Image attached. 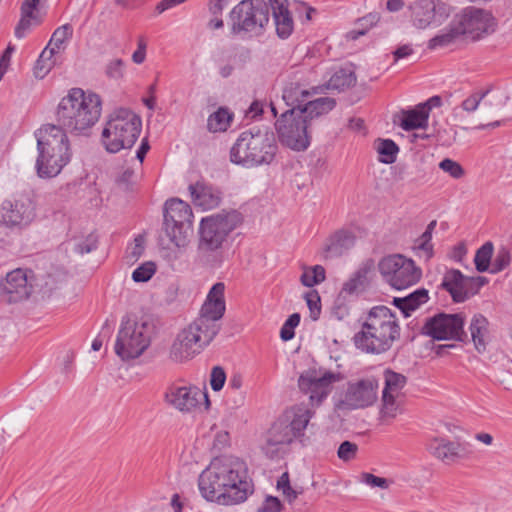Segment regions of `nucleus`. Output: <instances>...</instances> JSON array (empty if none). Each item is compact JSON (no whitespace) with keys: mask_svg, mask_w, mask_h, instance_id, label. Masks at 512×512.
<instances>
[{"mask_svg":"<svg viewBox=\"0 0 512 512\" xmlns=\"http://www.w3.org/2000/svg\"><path fill=\"white\" fill-rule=\"evenodd\" d=\"M234 34L261 35L269 22V5L264 0H242L230 12Z\"/></svg>","mask_w":512,"mask_h":512,"instance_id":"obj_10","label":"nucleus"},{"mask_svg":"<svg viewBox=\"0 0 512 512\" xmlns=\"http://www.w3.org/2000/svg\"><path fill=\"white\" fill-rule=\"evenodd\" d=\"M488 327L489 321L482 314H475L471 319L469 331L471 334V339L474 343V347L479 353H483L486 350L489 334Z\"/></svg>","mask_w":512,"mask_h":512,"instance_id":"obj_33","label":"nucleus"},{"mask_svg":"<svg viewBox=\"0 0 512 512\" xmlns=\"http://www.w3.org/2000/svg\"><path fill=\"white\" fill-rule=\"evenodd\" d=\"M453 19L462 36L474 41L494 31L493 16L482 8L468 6L457 13Z\"/></svg>","mask_w":512,"mask_h":512,"instance_id":"obj_16","label":"nucleus"},{"mask_svg":"<svg viewBox=\"0 0 512 512\" xmlns=\"http://www.w3.org/2000/svg\"><path fill=\"white\" fill-rule=\"evenodd\" d=\"M460 36H462L458 26L455 25L454 19L451 21L449 27L441 33L431 38L428 42V48L435 49L438 47H446L453 44Z\"/></svg>","mask_w":512,"mask_h":512,"instance_id":"obj_37","label":"nucleus"},{"mask_svg":"<svg viewBox=\"0 0 512 512\" xmlns=\"http://www.w3.org/2000/svg\"><path fill=\"white\" fill-rule=\"evenodd\" d=\"M228 0H210L209 10L213 15L221 14Z\"/></svg>","mask_w":512,"mask_h":512,"instance_id":"obj_63","label":"nucleus"},{"mask_svg":"<svg viewBox=\"0 0 512 512\" xmlns=\"http://www.w3.org/2000/svg\"><path fill=\"white\" fill-rule=\"evenodd\" d=\"M378 269L383 279L397 290L415 285L422 276V271L415 262L402 254L383 257L378 263Z\"/></svg>","mask_w":512,"mask_h":512,"instance_id":"obj_13","label":"nucleus"},{"mask_svg":"<svg viewBox=\"0 0 512 512\" xmlns=\"http://www.w3.org/2000/svg\"><path fill=\"white\" fill-rule=\"evenodd\" d=\"M299 323H300V314H298V313L291 314L281 328V331H280L281 339L283 341L291 340L295 335L294 328L297 327L299 325Z\"/></svg>","mask_w":512,"mask_h":512,"instance_id":"obj_52","label":"nucleus"},{"mask_svg":"<svg viewBox=\"0 0 512 512\" xmlns=\"http://www.w3.org/2000/svg\"><path fill=\"white\" fill-rule=\"evenodd\" d=\"M450 15V7L440 0H418L412 6L415 26L424 29L430 25L440 26Z\"/></svg>","mask_w":512,"mask_h":512,"instance_id":"obj_23","label":"nucleus"},{"mask_svg":"<svg viewBox=\"0 0 512 512\" xmlns=\"http://www.w3.org/2000/svg\"><path fill=\"white\" fill-rule=\"evenodd\" d=\"M233 114L226 108L220 107L216 112L211 114L207 120V128L210 132H224L231 124Z\"/></svg>","mask_w":512,"mask_h":512,"instance_id":"obj_39","label":"nucleus"},{"mask_svg":"<svg viewBox=\"0 0 512 512\" xmlns=\"http://www.w3.org/2000/svg\"><path fill=\"white\" fill-rule=\"evenodd\" d=\"M72 34L73 28L70 24L60 26L54 31L47 47L44 50H48L49 56H54L64 49V43L72 37Z\"/></svg>","mask_w":512,"mask_h":512,"instance_id":"obj_36","label":"nucleus"},{"mask_svg":"<svg viewBox=\"0 0 512 512\" xmlns=\"http://www.w3.org/2000/svg\"><path fill=\"white\" fill-rule=\"evenodd\" d=\"M185 2V0H161L157 5H156V11L161 14L163 13L164 11L176 6V5H179L181 3Z\"/></svg>","mask_w":512,"mask_h":512,"instance_id":"obj_60","label":"nucleus"},{"mask_svg":"<svg viewBox=\"0 0 512 512\" xmlns=\"http://www.w3.org/2000/svg\"><path fill=\"white\" fill-rule=\"evenodd\" d=\"M511 262L510 251L502 247L497 251V254L492 262L491 273H498L509 266Z\"/></svg>","mask_w":512,"mask_h":512,"instance_id":"obj_50","label":"nucleus"},{"mask_svg":"<svg viewBox=\"0 0 512 512\" xmlns=\"http://www.w3.org/2000/svg\"><path fill=\"white\" fill-rule=\"evenodd\" d=\"M142 128L141 118L133 111L120 108L114 111L102 131V143L110 153L131 148Z\"/></svg>","mask_w":512,"mask_h":512,"instance_id":"obj_8","label":"nucleus"},{"mask_svg":"<svg viewBox=\"0 0 512 512\" xmlns=\"http://www.w3.org/2000/svg\"><path fill=\"white\" fill-rule=\"evenodd\" d=\"M154 330L148 320L123 317L114 346L116 355L123 361L140 357L150 346Z\"/></svg>","mask_w":512,"mask_h":512,"instance_id":"obj_9","label":"nucleus"},{"mask_svg":"<svg viewBox=\"0 0 512 512\" xmlns=\"http://www.w3.org/2000/svg\"><path fill=\"white\" fill-rule=\"evenodd\" d=\"M36 137L38 157L35 167L38 176H57L72 158L68 135L54 124H46L37 131Z\"/></svg>","mask_w":512,"mask_h":512,"instance_id":"obj_6","label":"nucleus"},{"mask_svg":"<svg viewBox=\"0 0 512 512\" xmlns=\"http://www.w3.org/2000/svg\"><path fill=\"white\" fill-rule=\"evenodd\" d=\"M189 191L193 203L204 210L214 209L220 204V192L202 182L191 184L189 186Z\"/></svg>","mask_w":512,"mask_h":512,"instance_id":"obj_30","label":"nucleus"},{"mask_svg":"<svg viewBox=\"0 0 512 512\" xmlns=\"http://www.w3.org/2000/svg\"><path fill=\"white\" fill-rule=\"evenodd\" d=\"M304 298L310 310V317L313 320H317L321 312L320 296L318 292L316 290H311L305 293Z\"/></svg>","mask_w":512,"mask_h":512,"instance_id":"obj_53","label":"nucleus"},{"mask_svg":"<svg viewBox=\"0 0 512 512\" xmlns=\"http://www.w3.org/2000/svg\"><path fill=\"white\" fill-rule=\"evenodd\" d=\"M439 168L454 179H460L465 175L463 167L450 158L443 159L439 163Z\"/></svg>","mask_w":512,"mask_h":512,"instance_id":"obj_51","label":"nucleus"},{"mask_svg":"<svg viewBox=\"0 0 512 512\" xmlns=\"http://www.w3.org/2000/svg\"><path fill=\"white\" fill-rule=\"evenodd\" d=\"M275 21L277 34L281 38L288 37L293 30V19L288 10L287 0H269Z\"/></svg>","mask_w":512,"mask_h":512,"instance_id":"obj_31","label":"nucleus"},{"mask_svg":"<svg viewBox=\"0 0 512 512\" xmlns=\"http://www.w3.org/2000/svg\"><path fill=\"white\" fill-rule=\"evenodd\" d=\"M201 400L209 405V399L205 392L195 386H170L165 393V401L181 412H191Z\"/></svg>","mask_w":512,"mask_h":512,"instance_id":"obj_24","label":"nucleus"},{"mask_svg":"<svg viewBox=\"0 0 512 512\" xmlns=\"http://www.w3.org/2000/svg\"><path fill=\"white\" fill-rule=\"evenodd\" d=\"M336 105L334 98L321 97L306 103L302 109H287L275 123L279 141L294 151H304L310 145V130L315 121Z\"/></svg>","mask_w":512,"mask_h":512,"instance_id":"obj_2","label":"nucleus"},{"mask_svg":"<svg viewBox=\"0 0 512 512\" xmlns=\"http://www.w3.org/2000/svg\"><path fill=\"white\" fill-rule=\"evenodd\" d=\"M384 388L381 396L380 418L391 421L401 413L402 390L407 384L405 375L392 370L384 371Z\"/></svg>","mask_w":512,"mask_h":512,"instance_id":"obj_19","label":"nucleus"},{"mask_svg":"<svg viewBox=\"0 0 512 512\" xmlns=\"http://www.w3.org/2000/svg\"><path fill=\"white\" fill-rule=\"evenodd\" d=\"M325 280V269L321 265H315L312 268L305 269L300 277L302 285L313 287Z\"/></svg>","mask_w":512,"mask_h":512,"instance_id":"obj_44","label":"nucleus"},{"mask_svg":"<svg viewBox=\"0 0 512 512\" xmlns=\"http://www.w3.org/2000/svg\"><path fill=\"white\" fill-rule=\"evenodd\" d=\"M282 504L277 497L267 496L258 512H281Z\"/></svg>","mask_w":512,"mask_h":512,"instance_id":"obj_58","label":"nucleus"},{"mask_svg":"<svg viewBox=\"0 0 512 512\" xmlns=\"http://www.w3.org/2000/svg\"><path fill=\"white\" fill-rule=\"evenodd\" d=\"M412 53L413 49L410 45H402L393 52V55L394 59L397 61L410 56Z\"/></svg>","mask_w":512,"mask_h":512,"instance_id":"obj_61","label":"nucleus"},{"mask_svg":"<svg viewBox=\"0 0 512 512\" xmlns=\"http://www.w3.org/2000/svg\"><path fill=\"white\" fill-rule=\"evenodd\" d=\"M374 270V261H364L351 277L343 284L340 295L351 296L363 292L370 283V275Z\"/></svg>","mask_w":512,"mask_h":512,"instance_id":"obj_28","label":"nucleus"},{"mask_svg":"<svg viewBox=\"0 0 512 512\" xmlns=\"http://www.w3.org/2000/svg\"><path fill=\"white\" fill-rule=\"evenodd\" d=\"M156 272V264L152 261H147L137 267L132 273V279L135 282H147Z\"/></svg>","mask_w":512,"mask_h":512,"instance_id":"obj_46","label":"nucleus"},{"mask_svg":"<svg viewBox=\"0 0 512 512\" xmlns=\"http://www.w3.org/2000/svg\"><path fill=\"white\" fill-rule=\"evenodd\" d=\"M97 244L98 235L95 232L77 236L73 240L74 251L80 255L92 252L97 248Z\"/></svg>","mask_w":512,"mask_h":512,"instance_id":"obj_42","label":"nucleus"},{"mask_svg":"<svg viewBox=\"0 0 512 512\" xmlns=\"http://www.w3.org/2000/svg\"><path fill=\"white\" fill-rule=\"evenodd\" d=\"M314 70L311 67L293 66L289 74V81L286 83L282 99L289 109H302L312 95L323 92L322 86L309 87L313 81Z\"/></svg>","mask_w":512,"mask_h":512,"instance_id":"obj_14","label":"nucleus"},{"mask_svg":"<svg viewBox=\"0 0 512 512\" xmlns=\"http://www.w3.org/2000/svg\"><path fill=\"white\" fill-rule=\"evenodd\" d=\"M193 213L191 207L178 198L165 203L164 232L168 239L178 248L186 247L193 233Z\"/></svg>","mask_w":512,"mask_h":512,"instance_id":"obj_11","label":"nucleus"},{"mask_svg":"<svg viewBox=\"0 0 512 512\" xmlns=\"http://www.w3.org/2000/svg\"><path fill=\"white\" fill-rule=\"evenodd\" d=\"M203 348L204 346L198 338L185 327L173 340L168 351V358L174 363H184L194 358Z\"/></svg>","mask_w":512,"mask_h":512,"instance_id":"obj_25","label":"nucleus"},{"mask_svg":"<svg viewBox=\"0 0 512 512\" xmlns=\"http://www.w3.org/2000/svg\"><path fill=\"white\" fill-rule=\"evenodd\" d=\"M124 62L121 59L111 60L105 68V74L111 79H120L123 76Z\"/></svg>","mask_w":512,"mask_h":512,"instance_id":"obj_56","label":"nucleus"},{"mask_svg":"<svg viewBox=\"0 0 512 512\" xmlns=\"http://www.w3.org/2000/svg\"><path fill=\"white\" fill-rule=\"evenodd\" d=\"M224 290L225 285L222 282H217L212 286L201 307L199 317H203L211 322H219L226 309Z\"/></svg>","mask_w":512,"mask_h":512,"instance_id":"obj_27","label":"nucleus"},{"mask_svg":"<svg viewBox=\"0 0 512 512\" xmlns=\"http://www.w3.org/2000/svg\"><path fill=\"white\" fill-rule=\"evenodd\" d=\"M378 398V383L374 378H364L347 383L345 390L334 400V412L345 415L350 411L373 405Z\"/></svg>","mask_w":512,"mask_h":512,"instance_id":"obj_12","label":"nucleus"},{"mask_svg":"<svg viewBox=\"0 0 512 512\" xmlns=\"http://www.w3.org/2000/svg\"><path fill=\"white\" fill-rule=\"evenodd\" d=\"M186 327L190 333L198 338L204 347L210 344L220 331L219 323L211 322L199 316Z\"/></svg>","mask_w":512,"mask_h":512,"instance_id":"obj_32","label":"nucleus"},{"mask_svg":"<svg viewBox=\"0 0 512 512\" xmlns=\"http://www.w3.org/2000/svg\"><path fill=\"white\" fill-rule=\"evenodd\" d=\"M356 236L352 231L341 229L334 232L325 242L323 252L325 258L342 256L354 247Z\"/></svg>","mask_w":512,"mask_h":512,"instance_id":"obj_29","label":"nucleus"},{"mask_svg":"<svg viewBox=\"0 0 512 512\" xmlns=\"http://www.w3.org/2000/svg\"><path fill=\"white\" fill-rule=\"evenodd\" d=\"M134 243V247L131 250V258L138 259L144 251V240L139 236L135 238Z\"/></svg>","mask_w":512,"mask_h":512,"instance_id":"obj_62","label":"nucleus"},{"mask_svg":"<svg viewBox=\"0 0 512 512\" xmlns=\"http://www.w3.org/2000/svg\"><path fill=\"white\" fill-rule=\"evenodd\" d=\"M226 374L222 367H213L210 375V385L214 391H220L225 383Z\"/></svg>","mask_w":512,"mask_h":512,"instance_id":"obj_55","label":"nucleus"},{"mask_svg":"<svg viewBox=\"0 0 512 512\" xmlns=\"http://www.w3.org/2000/svg\"><path fill=\"white\" fill-rule=\"evenodd\" d=\"M22 16L15 28V36L19 39L23 38L26 33L31 29L33 24L38 22V19L34 13L21 12Z\"/></svg>","mask_w":512,"mask_h":512,"instance_id":"obj_48","label":"nucleus"},{"mask_svg":"<svg viewBox=\"0 0 512 512\" xmlns=\"http://www.w3.org/2000/svg\"><path fill=\"white\" fill-rule=\"evenodd\" d=\"M429 300L428 291L424 288L417 289L405 297H394L393 304L399 308L404 316H410V312Z\"/></svg>","mask_w":512,"mask_h":512,"instance_id":"obj_34","label":"nucleus"},{"mask_svg":"<svg viewBox=\"0 0 512 512\" xmlns=\"http://www.w3.org/2000/svg\"><path fill=\"white\" fill-rule=\"evenodd\" d=\"M436 227V220L431 221L426 230L422 233V235L417 238L414 242V249L421 253L425 257L426 260H429L433 256V244L432 233Z\"/></svg>","mask_w":512,"mask_h":512,"instance_id":"obj_40","label":"nucleus"},{"mask_svg":"<svg viewBox=\"0 0 512 512\" xmlns=\"http://www.w3.org/2000/svg\"><path fill=\"white\" fill-rule=\"evenodd\" d=\"M313 414L311 410L300 407L287 411L271 426L267 434L287 447L294 439L304 436Z\"/></svg>","mask_w":512,"mask_h":512,"instance_id":"obj_15","label":"nucleus"},{"mask_svg":"<svg viewBox=\"0 0 512 512\" xmlns=\"http://www.w3.org/2000/svg\"><path fill=\"white\" fill-rule=\"evenodd\" d=\"M102 102L99 95L72 88L63 97L55 112L57 124L66 134L88 136L101 116Z\"/></svg>","mask_w":512,"mask_h":512,"instance_id":"obj_3","label":"nucleus"},{"mask_svg":"<svg viewBox=\"0 0 512 512\" xmlns=\"http://www.w3.org/2000/svg\"><path fill=\"white\" fill-rule=\"evenodd\" d=\"M358 450L359 447L356 443L346 440L340 444L337 456L343 462H349L356 458Z\"/></svg>","mask_w":512,"mask_h":512,"instance_id":"obj_49","label":"nucleus"},{"mask_svg":"<svg viewBox=\"0 0 512 512\" xmlns=\"http://www.w3.org/2000/svg\"><path fill=\"white\" fill-rule=\"evenodd\" d=\"M488 283L483 276L468 277L460 270L449 269L445 272L441 287L445 289L456 303H462L476 295L481 287Z\"/></svg>","mask_w":512,"mask_h":512,"instance_id":"obj_20","label":"nucleus"},{"mask_svg":"<svg viewBox=\"0 0 512 512\" xmlns=\"http://www.w3.org/2000/svg\"><path fill=\"white\" fill-rule=\"evenodd\" d=\"M400 126L405 131L424 128L428 123V111L420 105L413 110L403 111Z\"/></svg>","mask_w":512,"mask_h":512,"instance_id":"obj_35","label":"nucleus"},{"mask_svg":"<svg viewBox=\"0 0 512 512\" xmlns=\"http://www.w3.org/2000/svg\"><path fill=\"white\" fill-rule=\"evenodd\" d=\"M285 449L286 446L267 434L265 443L262 445V451L268 458L274 459L279 457L285 452Z\"/></svg>","mask_w":512,"mask_h":512,"instance_id":"obj_47","label":"nucleus"},{"mask_svg":"<svg viewBox=\"0 0 512 512\" xmlns=\"http://www.w3.org/2000/svg\"><path fill=\"white\" fill-rule=\"evenodd\" d=\"M35 218V207L29 197L5 200L0 206V222L7 227L22 228Z\"/></svg>","mask_w":512,"mask_h":512,"instance_id":"obj_22","label":"nucleus"},{"mask_svg":"<svg viewBox=\"0 0 512 512\" xmlns=\"http://www.w3.org/2000/svg\"><path fill=\"white\" fill-rule=\"evenodd\" d=\"M356 83V75L350 69H340L336 71L329 79L326 89L342 91Z\"/></svg>","mask_w":512,"mask_h":512,"instance_id":"obj_38","label":"nucleus"},{"mask_svg":"<svg viewBox=\"0 0 512 512\" xmlns=\"http://www.w3.org/2000/svg\"><path fill=\"white\" fill-rule=\"evenodd\" d=\"M33 291L30 271L15 269L7 273L0 282V297L7 303H17L28 299Z\"/></svg>","mask_w":512,"mask_h":512,"instance_id":"obj_21","label":"nucleus"},{"mask_svg":"<svg viewBox=\"0 0 512 512\" xmlns=\"http://www.w3.org/2000/svg\"><path fill=\"white\" fill-rule=\"evenodd\" d=\"M135 172L130 168H126L116 179L117 184L127 189L134 182Z\"/></svg>","mask_w":512,"mask_h":512,"instance_id":"obj_59","label":"nucleus"},{"mask_svg":"<svg viewBox=\"0 0 512 512\" xmlns=\"http://www.w3.org/2000/svg\"><path fill=\"white\" fill-rule=\"evenodd\" d=\"M376 151L380 155V161L385 164H392L396 161L399 148L391 139H378Z\"/></svg>","mask_w":512,"mask_h":512,"instance_id":"obj_41","label":"nucleus"},{"mask_svg":"<svg viewBox=\"0 0 512 512\" xmlns=\"http://www.w3.org/2000/svg\"><path fill=\"white\" fill-rule=\"evenodd\" d=\"M202 496L221 505L244 502L253 493L246 464L236 457L214 459L199 476Z\"/></svg>","mask_w":512,"mask_h":512,"instance_id":"obj_1","label":"nucleus"},{"mask_svg":"<svg viewBox=\"0 0 512 512\" xmlns=\"http://www.w3.org/2000/svg\"><path fill=\"white\" fill-rule=\"evenodd\" d=\"M430 453L447 465H452L465 457V450L458 441H451L443 437L433 438L429 445Z\"/></svg>","mask_w":512,"mask_h":512,"instance_id":"obj_26","label":"nucleus"},{"mask_svg":"<svg viewBox=\"0 0 512 512\" xmlns=\"http://www.w3.org/2000/svg\"><path fill=\"white\" fill-rule=\"evenodd\" d=\"M379 21V15L377 13H370L359 20L361 26L372 27Z\"/></svg>","mask_w":512,"mask_h":512,"instance_id":"obj_64","label":"nucleus"},{"mask_svg":"<svg viewBox=\"0 0 512 512\" xmlns=\"http://www.w3.org/2000/svg\"><path fill=\"white\" fill-rule=\"evenodd\" d=\"M493 255V244L486 242L476 252L474 263L478 272H486L489 269L490 261Z\"/></svg>","mask_w":512,"mask_h":512,"instance_id":"obj_43","label":"nucleus"},{"mask_svg":"<svg viewBox=\"0 0 512 512\" xmlns=\"http://www.w3.org/2000/svg\"><path fill=\"white\" fill-rule=\"evenodd\" d=\"M487 91L485 92H482L481 94H473L471 95L470 97H468L467 99H465L462 104H461V108L466 111V112H474L477 110V108L479 107L481 101L483 100V98L487 95Z\"/></svg>","mask_w":512,"mask_h":512,"instance_id":"obj_57","label":"nucleus"},{"mask_svg":"<svg viewBox=\"0 0 512 512\" xmlns=\"http://www.w3.org/2000/svg\"><path fill=\"white\" fill-rule=\"evenodd\" d=\"M464 321L465 317L461 313H439L426 320L421 332L435 340L464 341L467 339Z\"/></svg>","mask_w":512,"mask_h":512,"instance_id":"obj_17","label":"nucleus"},{"mask_svg":"<svg viewBox=\"0 0 512 512\" xmlns=\"http://www.w3.org/2000/svg\"><path fill=\"white\" fill-rule=\"evenodd\" d=\"M277 144L268 127H252L240 133L230 149V160L244 168L270 165L276 156Z\"/></svg>","mask_w":512,"mask_h":512,"instance_id":"obj_7","label":"nucleus"},{"mask_svg":"<svg viewBox=\"0 0 512 512\" xmlns=\"http://www.w3.org/2000/svg\"><path fill=\"white\" fill-rule=\"evenodd\" d=\"M344 376L340 372L309 370L302 373L298 380L300 390L308 395L312 406H318L327 398L333 384L340 382Z\"/></svg>","mask_w":512,"mask_h":512,"instance_id":"obj_18","label":"nucleus"},{"mask_svg":"<svg viewBox=\"0 0 512 512\" xmlns=\"http://www.w3.org/2000/svg\"><path fill=\"white\" fill-rule=\"evenodd\" d=\"M53 56H49L48 50H43L34 67V75L36 78H44L54 65Z\"/></svg>","mask_w":512,"mask_h":512,"instance_id":"obj_45","label":"nucleus"},{"mask_svg":"<svg viewBox=\"0 0 512 512\" xmlns=\"http://www.w3.org/2000/svg\"><path fill=\"white\" fill-rule=\"evenodd\" d=\"M361 482L370 487L388 489L390 484L392 483V480L375 476L372 473L364 472L361 474Z\"/></svg>","mask_w":512,"mask_h":512,"instance_id":"obj_54","label":"nucleus"},{"mask_svg":"<svg viewBox=\"0 0 512 512\" xmlns=\"http://www.w3.org/2000/svg\"><path fill=\"white\" fill-rule=\"evenodd\" d=\"M400 337L397 318L386 306L370 309L361 330L354 335L355 346L368 354H382L391 349Z\"/></svg>","mask_w":512,"mask_h":512,"instance_id":"obj_5","label":"nucleus"},{"mask_svg":"<svg viewBox=\"0 0 512 512\" xmlns=\"http://www.w3.org/2000/svg\"><path fill=\"white\" fill-rule=\"evenodd\" d=\"M242 220L241 214L236 210L222 211L203 218L199 229L196 262L208 268L220 266L223 262V244Z\"/></svg>","mask_w":512,"mask_h":512,"instance_id":"obj_4","label":"nucleus"}]
</instances>
